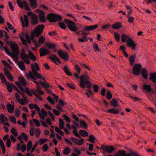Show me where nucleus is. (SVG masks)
I'll return each mask as SVG.
<instances>
[{
  "label": "nucleus",
  "instance_id": "obj_1",
  "mask_svg": "<svg viewBox=\"0 0 156 156\" xmlns=\"http://www.w3.org/2000/svg\"><path fill=\"white\" fill-rule=\"evenodd\" d=\"M74 76L78 80L79 78L80 79V86L83 89H85L86 87L88 88L87 92L91 95H93V92L90 89L91 88V84L89 81L90 78L87 74L82 75L81 76H80L76 73H75Z\"/></svg>",
  "mask_w": 156,
  "mask_h": 156
},
{
  "label": "nucleus",
  "instance_id": "obj_2",
  "mask_svg": "<svg viewBox=\"0 0 156 156\" xmlns=\"http://www.w3.org/2000/svg\"><path fill=\"white\" fill-rule=\"evenodd\" d=\"M7 41V44L10 45L13 54L10 53L9 50L6 47H4L3 48L4 50L7 54L10 56L14 57L17 60L18 59L17 55L19 53L18 46L16 44L14 43L12 41Z\"/></svg>",
  "mask_w": 156,
  "mask_h": 156
},
{
  "label": "nucleus",
  "instance_id": "obj_3",
  "mask_svg": "<svg viewBox=\"0 0 156 156\" xmlns=\"http://www.w3.org/2000/svg\"><path fill=\"white\" fill-rule=\"evenodd\" d=\"M141 65L140 64H135L133 67V72L135 75H139L141 72V74L143 78L147 79L148 77L147 72L146 68H143L141 70Z\"/></svg>",
  "mask_w": 156,
  "mask_h": 156
},
{
  "label": "nucleus",
  "instance_id": "obj_4",
  "mask_svg": "<svg viewBox=\"0 0 156 156\" xmlns=\"http://www.w3.org/2000/svg\"><path fill=\"white\" fill-rule=\"evenodd\" d=\"M32 68V72H29L28 74V76H26V77L27 79L29 80V78L36 80L37 78H40L45 80L44 79L43 77H41V75L38 73L34 68V66L33 64H31Z\"/></svg>",
  "mask_w": 156,
  "mask_h": 156
},
{
  "label": "nucleus",
  "instance_id": "obj_5",
  "mask_svg": "<svg viewBox=\"0 0 156 156\" xmlns=\"http://www.w3.org/2000/svg\"><path fill=\"white\" fill-rule=\"evenodd\" d=\"M73 133L75 135L76 137L78 138H80L81 140L73 137H71L69 138V139L77 145H81L83 143L84 141V140L83 138L81 137V136L77 132L76 128L75 129H74L73 131Z\"/></svg>",
  "mask_w": 156,
  "mask_h": 156
},
{
  "label": "nucleus",
  "instance_id": "obj_6",
  "mask_svg": "<svg viewBox=\"0 0 156 156\" xmlns=\"http://www.w3.org/2000/svg\"><path fill=\"white\" fill-rule=\"evenodd\" d=\"M47 18L48 20L51 22L60 21L62 19V17L60 15L54 13L49 14L47 16Z\"/></svg>",
  "mask_w": 156,
  "mask_h": 156
},
{
  "label": "nucleus",
  "instance_id": "obj_7",
  "mask_svg": "<svg viewBox=\"0 0 156 156\" xmlns=\"http://www.w3.org/2000/svg\"><path fill=\"white\" fill-rule=\"evenodd\" d=\"M44 27V25L43 24L36 27L34 29V31L32 33L33 36L38 37L42 33Z\"/></svg>",
  "mask_w": 156,
  "mask_h": 156
},
{
  "label": "nucleus",
  "instance_id": "obj_8",
  "mask_svg": "<svg viewBox=\"0 0 156 156\" xmlns=\"http://www.w3.org/2000/svg\"><path fill=\"white\" fill-rule=\"evenodd\" d=\"M64 21L67 24L68 27L70 30L76 31L78 30V29L75 26V24L72 21L67 19H66Z\"/></svg>",
  "mask_w": 156,
  "mask_h": 156
},
{
  "label": "nucleus",
  "instance_id": "obj_9",
  "mask_svg": "<svg viewBox=\"0 0 156 156\" xmlns=\"http://www.w3.org/2000/svg\"><path fill=\"white\" fill-rule=\"evenodd\" d=\"M17 2L18 5L21 9L25 8L27 11H30L31 9L29 6V4L25 1H21V0H17Z\"/></svg>",
  "mask_w": 156,
  "mask_h": 156
},
{
  "label": "nucleus",
  "instance_id": "obj_10",
  "mask_svg": "<svg viewBox=\"0 0 156 156\" xmlns=\"http://www.w3.org/2000/svg\"><path fill=\"white\" fill-rule=\"evenodd\" d=\"M126 44L128 47L131 48L133 50H135L136 45L132 39H129L127 41Z\"/></svg>",
  "mask_w": 156,
  "mask_h": 156
},
{
  "label": "nucleus",
  "instance_id": "obj_11",
  "mask_svg": "<svg viewBox=\"0 0 156 156\" xmlns=\"http://www.w3.org/2000/svg\"><path fill=\"white\" fill-rule=\"evenodd\" d=\"M101 149L104 151L110 153H112L115 150V148L113 146L107 145L105 147L102 146L101 147Z\"/></svg>",
  "mask_w": 156,
  "mask_h": 156
},
{
  "label": "nucleus",
  "instance_id": "obj_12",
  "mask_svg": "<svg viewBox=\"0 0 156 156\" xmlns=\"http://www.w3.org/2000/svg\"><path fill=\"white\" fill-rule=\"evenodd\" d=\"M37 11L39 13V16L41 21L42 23L44 22L46 20L44 12L39 9H37Z\"/></svg>",
  "mask_w": 156,
  "mask_h": 156
},
{
  "label": "nucleus",
  "instance_id": "obj_13",
  "mask_svg": "<svg viewBox=\"0 0 156 156\" xmlns=\"http://www.w3.org/2000/svg\"><path fill=\"white\" fill-rule=\"evenodd\" d=\"M38 113L40 117L42 120H44L45 119V117L48 116L47 112L44 108H42L41 112H40V111L38 112Z\"/></svg>",
  "mask_w": 156,
  "mask_h": 156
},
{
  "label": "nucleus",
  "instance_id": "obj_14",
  "mask_svg": "<svg viewBox=\"0 0 156 156\" xmlns=\"http://www.w3.org/2000/svg\"><path fill=\"white\" fill-rule=\"evenodd\" d=\"M51 52L49 49L47 50L45 48H41L40 49V54L41 56H43L47 54H50Z\"/></svg>",
  "mask_w": 156,
  "mask_h": 156
},
{
  "label": "nucleus",
  "instance_id": "obj_15",
  "mask_svg": "<svg viewBox=\"0 0 156 156\" xmlns=\"http://www.w3.org/2000/svg\"><path fill=\"white\" fill-rule=\"evenodd\" d=\"M87 34H88V33H85L83 31H81V35H82V37L78 38V40L80 42H83L85 41H88V39L86 35Z\"/></svg>",
  "mask_w": 156,
  "mask_h": 156
},
{
  "label": "nucleus",
  "instance_id": "obj_16",
  "mask_svg": "<svg viewBox=\"0 0 156 156\" xmlns=\"http://www.w3.org/2000/svg\"><path fill=\"white\" fill-rule=\"evenodd\" d=\"M48 58L52 60L57 65H58V64L57 63L56 61H57L60 64L61 63L59 58L55 54H51V56H49Z\"/></svg>",
  "mask_w": 156,
  "mask_h": 156
},
{
  "label": "nucleus",
  "instance_id": "obj_17",
  "mask_svg": "<svg viewBox=\"0 0 156 156\" xmlns=\"http://www.w3.org/2000/svg\"><path fill=\"white\" fill-rule=\"evenodd\" d=\"M21 57L22 59L27 64H30V62L27 55L25 53L23 52L21 54Z\"/></svg>",
  "mask_w": 156,
  "mask_h": 156
},
{
  "label": "nucleus",
  "instance_id": "obj_18",
  "mask_svg": "<svg viewBox=\"0 0 156 156\" xmlns=\"http://www.w3.org/2000/svg\"><path fill=\"white\" fill-rule=\"evenodd\" d=\"M59 56L62 59L67 60L69 59V56L67 54L64 53L62 50H59L58 52Z\"/></svg>",
  "mask_w": 156,
  "mask_h": 156
},
{
  "label": "nucleus",
  "instance_id": "obj_19",
  "mask_svg": "<svg viewBox=\"0 0 156 156\" xmlns=\"http://www.w3.org/2000/svg\"><path fill=\"white\" fill-rule=\"evenodd\" d=\"M20 38L21 41H22V44L24 45H26L27 44V43H28L29 44L31 43V38L29 40L26 41L24 39V34H23L19 36Z\"/></svg>",
  "mask_w": 156,
  "mask_h": 156
},
{
  "label": "nucleus",
  "instance_id": "obj_20",
  "mask_svg": "<svg viewBox=\"0 0 156 156\" xmlns=\"http://www.w3.org/2000/svg\"><path fill=\"white\" fill-rule=\"evenodd\" d=\"M0 120L2 123L4 124L5 126H9V125L8 122H5V121H7L8 120L7 118L5 116V115L3 114H1L0 115Z\"/></svg>",
  "mask_w": 156,
  "mask_h": 156
},
{
  "label": "nucleus",
  "instance_id": "obj_21",
  "mask_svg": "<svg viewBox=\"0 0 156 156\" xmlns=\"http://www.w3.org/2000/svg\"><path fill=\"white\" fill-rule=\"evenodd\" d=\"M98 25L97 24H95L94 25L87 26L85 27V29L83 30L85 31L92 30L95 29L98 27Z\"/></svg>",
  "mask_w": 156,
  "mask_h": 156
},
{
  "label": "nucleus",
  "instance_id": "obj_22",
  "mask_svg": "<svg viewBox=\"0 0 156 156\" xmlns=\"http://www.w3.org/2000/svg\"><path fill=\"white\" fill-rule=\"evenodd\" d=\"M30 23L32 25H36L38 22L37 18L36 15L32 16L30 20Z\"/></svg>",
  "mask_w": 156,
  "mask_h": 156
},
{
  "label": "nucleus",
  "instance_id": "obj_23",
  "mask_svg": "<svg viewBox=\"0 0 156 156\" xmlns=\"http://www.w3.org/2000/svg\"><path fill=\"white\" fill-rule=\"evenodd\" d=\"M150 79L154 84L156 83V73H151L150 74Z\"/></svg>",
  "mask_w": 156,
  "mask_h": 156
},
{
  "label": "nucleus",
  "instance_id": "obj_24",
  "mask_svg": "<svg viewBox=\"0 0 156 156\" xmlns=\"http://www.w3.org/2000/svg\"><path fill=\"white\" fill-rule=\"evenodd\" d=\"M24 22L23 20V18L22 17L21 18L22 24L24 25V23H25V26L26 27H28L29 25V19L28 16L27 15H25L24 16Z\"/></svg>",
  "mask_w": 156,
  "mask_h": 156
},
{
  "label": "nucleus",
  "instance_id": "obj_25",
  "mask_svg": "<svg viewBox=\"0 0 156 156\" xmlns=\"http://www.w3.org/2000/svg\"><path fill=\"white\" fill-rule=\"evenodd\" d=\"M143 89L147 92L150 93L153 90L151 87V85L150 84H144L143 86Z\"/></svg>",
  "mask_w": 156,
  "mask_h": 156
},
{
  "label": "nucleus",
  "instance_id": "obj_26",
  "mask_svg": "<svg viewBox=\"0 0 156 156\" xmlns=\"http://www.w3.org/2000/svg\"><path fill=\"white\" fill-rule=\"evenodd\" d=\"M17 63L20 69L22 71H24L25 68L24 66V62L22 61H20L19 62H17Z\"/></svg>",
  "mask_w": 156,
  "mask_h": 156
},
{
  "label": "nucleus",
  "instance_id": "obj_27",
  "mask_svg": "<svg viewBox=\"0 0 156 156\" xmlns=\"http://www.w3.org/2000/svg\"><path fill=\"white\" fill-rule=\"evenodd\" d=\"M31 7L33 8H36L37 7V0H29Z\"/></svg>",
  "mask_w": 156,
  "mask_h": 156
},
{
  "label": "nucleus",
  "instance_id": "obj_28",
  "mask_svg": "<svg viewBox=\"0 0 156 156\" xmlns=\"http://www.w3.org/2000/svg\"><path fill=\"white\" fill-rule=\"evenodd\" d=\"M122 42H124L127 41L129 39H131L128 36H127L124 34H122L121 35V38Z\"/></svg>",
  "mask_w": 156,
  "mask_h": 156
},
{
  "label": "nucleus",
  "instance_id": "obj_29",
  "mask_svg": "<svg viewBox=\"0 0 156 156\" xmlns=\"http://www.w3.org/2000/svg\"><path fill=\"white\" fill-rule=\"evenodd\" d=\"M13 87L17 91V92L19 93L20 95H21L22 96L23 98H24V100L26 101L27 100V98L25 96V94H24L23 92H21L17 87L15 85H13Z\"/></svg>",
  "mask_w": 156,
  "mask_h": 156
},
{
  "label": "nucleus",
  "instance_id": "obj_30",
  "mask_svg": "<svg viewBox=\"0 0 156 156\" xmlns=\"http://www.w3.org/2000/svg\"><path fill=\"white\" fill-rule=\"evenodd\" d=\"M122 27V25L120 23H117L113 24L112 26V28L115 29H118Z\"/></svg>",
  "mask_w": 156,
  "mask_h": 156
},
{
  "label": "nucleus",
  "instance_id": "obj_31",
  "mask_svg": "<svg viewBox=\"0 0 156 156\" xmlns=\"http://www.w3.org/2000/svg\"><path fill=\"white\" fill-rule=\"evenodd\" d=\"M7 110L9 112L12 113L13 112L14 107L12 105L9 104L7 106Z\"/></svg>",
  "mask_w": 156,
  "mask_h": 156
},
{
  "label": "nucleus",
  "instance_id": "obj_32",
  "mask_svg": "<svg viewBox=\"0 0 156 156\" xmlns=\"http://www.w3.org/2000/svg\"><path fill=\"white\" fill-rule=\"evenodd\" d=\"M19 80L21 83L22 85L24 87H26L27 83L23 77H20L19 78Z\"/></svg>",
  "mask_w": 156,
  "mask_h": 156
},
{
  "label": "nucleus",
  "instance_id": "obj_33",
  "mask_svg": "<svg viewBox=\"0 0 156 156\" xmlns=\"http://www.w3.org/2000/svg\"><path fill=\"white\" fill-rule=\"evenodd\" d=\"M39 83L40 84L42 85L43 87L45 89L48 88L50 87V85H49L46 81H45L44 83L41 81H40Z\"/></svg>",
  "mask_w": 156,
  "mask_h": 156
},
{
  "label": "nucleus",
  "instance_id": "obj_34",
  "mask_svg": "<svg viewBox=\"0 0 156 156\" xmlns=\"http://www.w3.org/2000/svg\"><path fill=\"white\" fill-rule=\"evenodd\" d=\"M108 112L109 113L117 114L118 113L119 111L117 109L113 108L108 109Z\"/></svg>",
  "mask_w": 156,
  "mask_h": 156
},
{
  "label": "nucleus",
  "instance_id": "obj_35",
  "mask_svg": "<svg viewBox=\"0 0 156 156\" xmlns=\"http://www.w3.org/2000/svg\"><path fill=\"white\" fill-rule=\"evenodd\" d=\"M64 70L65 73L66 75L69 76H71L72 75V73L69 71V69L67 66H64Z\"/></svg>",
  "mask_w": 156,
  "mask_h": 156
},
{
  "label": "nucleus",
  "instance_id": "obj_36",
  "mask_svg": "<svg viewBox=\"0 0 156 156\" xmlns=\"http://www.w3.org/2000/svg\"><path fill=\"white\" fill-rule=\"evenodd\" d=\"M79 133L83 137H86L88 135L87 132L84 130H80Z\"/></svg>",
  "mask_w": 156,
  "mask_h": 156
},
{
  "label": "nucleus",
  "instance_id": "obj_37",
  "mask_svg": "<svg viewBox=\"0 0 156 156\" xmlns=\"http://www.w3.org/2000/svg\"><path fill=\"white\" fill-rule=\"evenodd\" d=\"M28 56L30 58V59H31L34 61H35L36 60V57L30 51H29L28 55Z\"/></svg>",
  "mask_w": 156,
  "mask_h": 156
},
{
  "label": "nucleus",
  "instance_id": "obj_38",
  "mask_svg": "<svg viewBox=\"0 0 156 156\" xmlns=\"http://www.w3.org/2000/svg\"><path fill=\"white\" fill-rule=\"evenodd\" d=\"M59 127L61 129H63L64 127V121L61 118L59 119Z\"/></svg>",
  "mask_w": 156,
  "mask_h": 156
},
{
  "label": "nucleus",
  "instance_id": "obj_39",
  "mask_svg": "<svg viewBox=\"0 0 156 156\" xmlns=\"http://www.w3.org/2000/svg\"><path fill=\"white\" fill-rule=\"evenodd\" d=\"M136 56L133 55L130 56L129 58L130 63L131 65H133V62L135 61V58Z\"/></svg>",
  "mask_w": 156,
  "mask_h": 156
},
{
  "label": "nucleus",
  "instance_id": "obj_40",
  "mask_svg": "<svg viewBox=\"0 0 156 156\" xmlns=\"http://www.w3.org/2000/svg\"><path fill=\"white\" fill-rule=\"evenodd\" d=\"M118 153L120 154V155L123 156H129V154H126V151L124 150H120L118 151Z\"/></svg>",
  "mask_w": 156,
  "mask_h": 156
},
{
  "label": "nucleus",
  "instance_id": "obj_41",
  "mask_svg": "<svg viewBox=\"0 0 156 156\" xmlns=\"http://www.w3.org/2000/svg\"><path fill=\"white\" fill-rule=\"evenodd\" d=\"M5 84L7 86V88L8 91L9 92H11L12 91V85L8 82H6L5 83Z\"/></svg>",
  "mask_w": 156,
  "mask_h": 156
},
{
  "label": "nucleus",
  "instance_id": "obj_42",
  "mask_svg": "<svg viewBox=\"0 0 156 156\" xmlns=\"http://www.w3.org/2000/svg\"><path fill=\"white\" fill-rule=\"evenodd\" d=\"M71 149L68 147H66L64 150L63 154L65 155H67L69 154L70 152Z\"/></svg>",
  "mask_w": 156,
  "mask_h": 156
},
{
  "label": "nucleus",
  "instance_id": "obj_43",
  "mask_svg": "<svg viewBox=\"0 0 156 156\" xmlns=\"http://www.w3.org/2000/svg\"><path fill=\"white\" fill-rule=\"evenodd\" d=\"M110 104L114 107H116L118 105V101L115 99H113L111 101Z\"/></svg>",
  "mask_w": 156,
  "mask_h": 156
},
{
  "label": "nucleus",
  "instance_id": "obj_44",
  "mask_svg": "<svg viewBox=\"0 0 156 156\" xmlns=\"http://www.w3.org/2000/svg\"><path fill=\"white\" fill-rule=\"evenodd\" d=\"M45 40V38L43 36H41L39 38L38 41L39 45H41L42 44Z\"/></svg>",
  "mask_w": 156,
  "mask_h": 156
},
{
  "label": "nucleus",
  "instance_id": "obj_45",
  "mask_svg": "<svg viewBox=\"0 0 156 156\" xmlns=\"http://www.w3.org/2000/svg\"><path fill=\"white\" fill-rule=\"evenodd\" d=\"M45 45L50 48L52 49L55 48V45L54 44L52 43L49 42H47L45 44Z\"/></svg>",
  "mask_w": 156,
  "mask_h": 156
},
{
  "label": "nucleus",
  "instance_id": "obj_46",
  "mask_svg": "<svg viewBox=\"0 0 156 156\" xmlns=\"http://www.w3.org/2000/svg\"><path fill=\"white\" fill-rule=\"evenodd\" d=\"M80 123L82 127L84 128L85 129L87 128V126L84 121H80Z\"/></svg>",
  "mask_w": 156,
  "mask_h": 156
},
{
  "label": "nucleus",
  "instance_id": "obj_47",
  "mask_svg": "<svg viewBox=\"0 0 156 156\" xmlns=\"http://www.w3.org/2000/svg\"><path fill=\"white\" fill-rule=\"evenodd\" d=\"M127 17L128 18V20L130 23H132L133 22V20L134 19V17L130 16L129 14H128L127 15Z\"/></svg>",
  "mask_w": 156,
  "mask_h": 156
},
{
  "label": "nucleus",
  "instance_id": "obj_48",
  "mask_svg": "<svg viewBox=\"0 0 156 156\" xmlns=\"http://www.w3.org/2000/svg\"><path fill=\"white\" fill-rule=\"evenodd\" d=\"M75 69L77 72V73L76 74L78 75V74H79L80 72V68L77 65H75ZM74 74H73L74 75ZM73 76L75 77L74 75H73Z\"/></svg>",
  "mask_w": 156,
  "mask_h": 156
},
{
  "label": "nucleus",
  "instance_id": "obj_49",
  "mask_svg": "<svg viewBox=\"0 0 156 156\" xmlns=\"http://www.w3.org/2000/svg\"><path fill=\"white\" fill-rule=\"evenodd\" d=\"M11 133L13 134L15 137H16L18 135V133L17 131L14 128H13L12 129L11 131Z\"/></svg>",
  "mask_w": 156,
  "mask_h": 156
},
{
  "label": "nucleus",
  "instance_id": "obj_50",
  "mask_svg": "<svg viewBox=\"0 0 156 156\" xmlns=\"http://www.w3.org/2000/svg\"><path fill=\"white\" fill-rule=\"evenodd\" d=\"M96 140V138L92 135H91L89 136V139L88 140L90 141L92 143H95L94 140Z\"/></svg>",
  "mask_w": 156,
  "mask_h": 156
},
{
  "label": "nucleus",
  "instance_id": "obj_51",
  "mask_svg": "<svg viewBox=\"0 0 156 156\" xmlns=\"http://www.w3.org/2000/svg\"><path fill=\"white\" fill-rule=\"evenodd\" d=\"M32 147V142L31 141H29L27 144V151H29Z\"/></svg>",
  "mask_w": 156,
  "mask_h": 156
},
{
  "label": "nucleus",
  "instance_id": "obj_52",
  "mask_svg": "<svg viewBox=\"0 0 156 156\" xmlns=\"http://www.w3.org/2000/svg\"><path fill=\"white\" fill-rule=\"evenodd\" d=\"M0 77L3 83H5L7 82L4 75L2 73H0Z\"/></svg>",
  "mask_w": 156,
  "mask_h": 156
},
{
  "label": "nucleus",
  "instance_id": "obj_53",
  "mask_svg": "<svg viewBox=\"0 0 156 156\" xmlns=\"http://www.w3.org/2000/svg\"><path fill=\"white\" fill-rule=\"evenodd\" d=\"M33 120L34 124L37 126L38 127L40 126L41 124L39 121L36 120L35 119H33Z\"/></svg>",
  "mask_w": 156,
  "mask_h": 156
},
{
  "label": "nucleus",
  "instance_id": "obj_54",
  "mask_svg": "<svg viewBox=\"0 0 156 156\" xmlns=\"http://www.w3.org/2000/svg\"><path fill=\"white\" fill-rule=\"evenodd\" d=\"M114 37L115 39L118 41H119V40L120 35L117 33L115 32L114 33Z\"/></svg>",
  "mask_w": 156,
  "mask_h": 156
},
{
  "label": "nucleus",
  "instance_id": "obj_55",
  "mask_svg": "<svg viewBox=\"0 0 156 156\" xmlns=\"http://www.w3.org/2000/svg\"><path fill=\"white\" fill-rule=\"evenodd\" d=\"M58 24L59 27L62 28L63 29H65L66 28V26L64 23L62 22H60L58 23Z\"/></svg>",
  "mask_w": 156,
  "mask_h": 156
},
{
  "label": "nucleus",
  "instance_id": "obj_56",
  "mask_svg": "<svg viewBox=\"0 0 156 156\" xmlns=\"http://www.w3.org/2000/svg\"><path fill=\"white\" fill-rule=\"evenodd\" d=\"M47 99L51 104L53 105H54L55 104V101L50 96H48L47 98Z\"/></svg>",
  "mask_w": 156,
  "mask_h": 156
},
{
  "label": "nucleus",
  "instance_id": "obj_57",
  "mask_svg": "<svg viewBox=\"0 0 156 156\" xmlns=\"http://www.w3.org/2000/svg\"><path fill=\"white\" fill-rule=\"evenodd\" d=\"M4 72L7 77L11 75L9 71L6 68H4Z\"/></svg>",
  "mask_w": 156,
  "mask_h": 156
},
{
  "label": "nucleus",
  "instance_id": "obj_58",
  "mask_svg": "<svg viewBox=\"0 0 156 156\" xmlns=\"http://www.w3.org/2000/svg\"><path fill=\"white\" fill-rule=\"evenodd\" d=\"M93 88L94 89V91L95 92L97 93L98 92L99 87L98 85L96 84L94 85Z\"/></svg>",
  "mask_w": 156,
  "mask_h": 156
},
{
  "label": "nucleus",
  "instance_id": "obj_59",
  "mask_svg": "<svg viewBox=\"0 0 156 156\" xmlns=\"http://www.w3.org/2000/svg\"><path fill=\"white\" fill-rule=\"evenodd\" d=\"M22 137L24 138L25 140L27 141L28 139L27 135L25 133H23L21 134Z\"/></svg>",
  "mask_w": 156,
  "mask_h": 156
},
{
  "label": "nucleus",
  "instance_id": "obj_60",
  "mask_svg": "<svg viewBox=\"0 0 156 156\" xmlns=\"http://www.w3.org/2000/svg\"><path fill=\"white\" fill-rule=\"evenodd\" d=\"M62 117L64 118L65 121L67 122H70V118L69 117L66 116V115H62Z\"/></svg>",
  "mask_w": 156,
  "mask_h": 156
},
{
  "label": "nucleus",
  "instance_id": "obj_61",
  "mask_svg": "<svg viewBox=\"0 0 156 156\" xmlns=\"http://www.w3.org/2000/svg\"><path fill=\"white\" fill-rule=\"evenodd\" d=\"M47 139H41L39 140V144L40 145L43 144L45 142H47Z\"/></svg>",
  "mask_w": 156,
  "mask_h": 156
},
{
  "label": "nucleus",
  "instance_id": "obj_62",
  "mask_svg": "<svg viewBox=\"0 0 156 156\" xmlns=\"http://www.w3.org/2000/svg\"><path fill=\"white\" fill-rule=\"evenodd\" d=\"M112 97V95L110 91H108L107 92V98L108 100L111 99Z\"/></svg>",
  "mask_w": 156,
  "mask_h": 156
},
{
  "label": "nucleus",
  "instance_id": "obj_63",
  "mask_svg": "<svg viewBox=\"0 0 156 156\" xmlns=\"http://www.w3.org/2000/svg\"><path fill=\"white\" fill-rule=\"evenodd\" d=\"M130 155L132 156H140V155L138 154L136 151H130Z\"/></svg>",
  "mask_w": 156,
  "mask_h": 156
},
{
  "label": "nucleus",
  "instance_id": "obj_64",
  "mask_svg": "<svg viewBox=\"0 0 156 156\" xmlns=\"http://www.w3.org/2000/svg\"><path fill=\"white\" fill-rule=\"evenodd\" d=\"M42 150L45 152L48 149V145L46 144H44L42 147Z\"/></svg>",
  "mask_w": 156,
  "mask_h": 156
}]
</instances>
